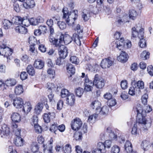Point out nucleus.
Returning a JSON list of instances; mask_svg holds the SVG:
<instances>
[{"label":"nucleus","mask_w":153,"mask_h":153,"mask_svg":"<svg viewBox=\"0 0 153 153\" xmlns=\"http://www.w3.org/2000/svg\"><path fill=\"white\" fill-rule=\"evenodd\" d=\"M94 84L97 88H102L104 87L105 85L104 80L102 79H101V80L96 82Z\"/></svg>","instance_id":"obj_40"},{"label":"nucleus","mask_w":153,"mask_h":153,"mask_svg":"<svg viewBox=\"0 0 153 153\" xmlns=\"http://www.w3.org/2000/svg\"><path fill=\"white\" fill-rule=\"evenodd\" d=\"M87 67L86 69L89 71L94 72L95 73L98 70L97 68L98 67V65L97 64L92 65L90 64H88L87 65Z\"/></svg>","instance_id":"obj_25"},{"label":"nucleus","mask_w":153,"mask_h":153,"mask_svg":"<svg viewBox=\"0 0 153 153\" xmlns=\"http://www.w3.org/2000/svg\"><path fill=\"white\" fill-rule=\"evenodd\" d=\"M36 40L33 36H31L29 38V43L30 45H35Z\"/></svg>","instance_id":"obj_51"},{"label":"nucleus","mask_w":153,"mask_h":153,"mask_svg":"<svg viewBox=\"0 0 153 153\" xmlns=\"http://www.w3.org/2000/svg\"><path fill=\"white\" fill-rule=\"evenodd\" d=\"M23 139L20 137H17L15 140L14 143L16 146H21L23 145Z\"/></svg>","instance_id":"obj_29"},{"label":"nucleus","mask_w":153,"mask_h":153,"mask_svg":"<svg viewBox=\"0 0 153 153\" xmlns=\"http://www.w3.org/2000/svg\"><path fill=\"white\" fill-rule=\"evenodd\" d=\"M148 97V95L146 94H144L142 97V102L144 105H147Z\"/></svg>","instance_id":"obj_50"},{"label":"nucleus","mask_w":153,"mask_h":153,"mask_svg":"<svg viewBox=\"0 0 153 153\" xmlns=\"http://www.w3.org/2000/svg\"><path fill=\"white\" fill-rule=\"evenodd\" d=\"M128 56L125 52L122 51L119 56L117 57V59L122 62H125L128 60Z\"/></svg>","instance_id":"obj_13"},{"label":"nucleus","mask_w":153,"mask_h":153,"mask_svg":"<svg viewBox=\"0 0 153 153\" xmlns=\"http://www.w3.org/2000/svg\"><path fill=\"white\" fill-rule=\"evenodd\" d=\"M144 111L143 112L144 117L146 115V113H149L152 110V109L151 106L149 105H146L144 106Z\"/></svg>","instance_id":"obj_33"},{"label":"nucleus","mask_w":153,"mask_h":153,"mask_svg":"<svg viewBox=\"0 0 153 153\" xmlns=\"http://www.w3.org/2000/svg\"><path fill=\"white\" fill-rule=\"evenodd\" d=\"M50 42L52 44L55 45L57 47H59V48H64L63 45V41L61 39V36L59 39H56L53 36H50L49 38Z\"/></svg>","instance_id":"obj_2"},{"label":"nucleus","mask_w":153,"mask_h":153,"mask_svg":"<svg viewBox=\"0 0 153 153\" xmlns=\"http://www.w3.org/2000/svg\"><path fill=\"white\" fill-rule=\"evenodd\" d=\"M16 81L14 78H9L7 79L4 83V87L5 88L6 86L10 87L15 85L16 84Z\"/></svg>","instance_id":"obj_12"},{"label":"nucleus","mask_w":153,"mask_h":153,"mask_svg":"<svg viewBox=\"0 0 153 153\" xmlns=\"http://www.w3.org/2000/svg\"><path fill=\"white\" fill-rule=\"evenodd\" d=\"M138 32L136 30V29L135 27H133L132 28L131 31V38H135L137 37V36Z\"/></svg>","instance_id":"obj_54"},{"label":"nucleus","mask_w":153,"mask_h":153,"mask_svg":"<svg viewBox=\"0 0 153 153\" xmlns=\"http://www.w3.org/2000/svg\"><path fill=\"white\" fill-rule=\"evenodd\" d=\"M39 147L36 143H35L32 145L31 150L33 153H42L38 150Z\"/></svg>","instance_id":"obj_41"},{"label":"nucleus","mask_w":153,"mask_h":153,"mask_svg":"<svg viewBox=\"0 0 153 153\" xmlns=\"http://www.w3.org/2000/svg\"><path fill=\"white\" fill-rule=\"evenodd\" d=\"M98 111H96L95 115H94V118L96 119L98 117V115H105L109 111L108 107L106 106H104L102 108H100Z\"/></svg>","instance_id":"obj_6"},{"label":"nucleus","mask_w":153,"mask_h":153,"mask_svg":"<svg viewBox=\"0 0 153 153\" xmlns=\"http://www.w3.org/2000/svg\"><path fill=\"white\" fill-rule=\"evenodd\" d=\"M63 104L64 102L62 100H59L57 104V109L59 110H61L63 107Z\"/></svg>","instance_id":"obj_64"},{"label":"nucleus","mask_w":153,"mask_h":153,"mask_svg":"<svg viewBox=\"0 0 153 153\" xmlns=\"http://www.w3.org/2000/svg\"><path fill=\"white\" fill-rule=\"evenodd\" d=\"M22 111L25 114H27L29 112L32 108V107L29 102H26L23 105Z\"/></svg>","instance_id":"obj_18"},{"label":"nucleus","mask_w":153,"mask_h":153,"mask_svg":"<svg viewBox=\"0 0 153 153\" xmlns=\"http://www.w3.org/2000/svg\"><path fill=\"white\" fill-rule=\"evenodd\" d=\"M82 132L77 131L74 134V138L77 140H81L82 137Z\"/></svg>","instance_id":"obj_42"},{"label":"nucleus","mask_w":153,"mask_h":153,"mask_svg":"<svg viewBox=\"0 0 153 153\" xmlns=\"http://www.w3.org/2000/svg\"><path fill=\"white\" fill-rule=\"evenodd\" d=\"M10 131L9 128L6 124H4L0 129V135L1 137H5L9 134Z\"/></svg>","instance_id":"obj_9"},{"label":"nucleus","mask_w":153,"mask_h":153,"mask_svg":"<svg viewBox=\"0 0 153 153\" xmlns=\"http://www.w3.org/2000/svg\"><path fill=\"white\" fill-rule=\"evenodd\" d=\"M113 62L112 59L110 57L102 60L101 62V66L103 68H109L113 64Z\"/></svg>","instance_id":"obj_5"},{"label":"nucleus","mask_w":153,"mask_h":153,"mask_svg":"<svg viewBox=\"0 0 153 153\" xmlns=\"http://www.w3.org/2000/svg\"><path fill=\"white\" fill-rule=\"evenodd\" d=\"M1 55L4 56V57H6L7 59L12 53V50L6 46L5 45L1 46Z\"/></svg>","instance_id":"obj_4"},{"label":"nucleus","mask_w":153,"mask_h":153,"mask_svg":"<svg viewBox=\"0 0 153 153\" xmlns=\"http://www.w3.org/2000/svg\"><path fill=\"white\" fill-rule=\"evenodd\" d=\"M62 12L63 13V18L64 19H69V16L70 15V12L71 11H69V10H62Z\"/></svg>","instance_id":"obj_46"},{"label":"nucleus","mask_w":153,"mask_h":153,"mask_svg":"<svg viewBox=\"0 0 153 153\" xmlns=\"http://www.w3.org/2000/svg\"><path fill=\"white\" fill-rule=\"evenodd\" d=\"M39 30L42 34H44L46 33L47 30V27L45 25H41L39 27Z\"/></svg>","instance_id":"obj_57"},{"label":"nucleus","mask_w":153,"mask_h":153,"mask_svg":"<svg viewBox=\"0 0 153 153\" xmlns=\"http://www.w3.org/2000/svg\"><path fill=\"white\" fill-rule=\"evenodd\" d=\"M66 103L70 105H73L75 101V97L74 95L71 93L66 98Z\"/></svg>","instance_id":"obj_16"},{"label":"nucleus","mask_w":153,"mask_h":153,"mask_svg":"<svg viewBox=\"0 0 153 153\" xmlns=\"http://www.w3.org/2000/svg\"><path fill=\"white\" fill-rule=\"evenodd\" d=\"M22 18L19 16H15L12 19L13 24L16 25L22 24Z\"/></svg>","instance_id":"obj_27"},{"label":"nucleus","mask_w":153,"mask_h":153,"mask_svg":"<svg viewBox=\"0 0 153 153\" xmlns=\"http://www.w3.org/2000/svg\"><path fill=\"white\" fill-rule=\"evenodd\" d=\"M33 66L36 69H41L44 66V63L41 60L39 59H36L34 61Z\"/></svg>","instance_id":"obj_17"},{"label":"nucleus","mask_w":153,"mask_h":153,"mask_svg":"<svg viewBox=\"0 0 153 153\" xmlns=\"http://www.w3.org/2000/svg\"><path fill=\"white\" fill-rule=\"evenodd\" d=\"M34 128L35 131L36 133L38 134L41 133L42 131V128L41 126L39 125H37L34 126Z\"/></svg>","instance_id":"obj_62"},{"label":"nucleus","mask_w":153,"mask_h":153,"mask_svg":"<svg viewBox=\"0 0 153 153\" xmlns=\"http://www.w3.org/2000/svg\"><path fill=\"white\" fill-rule=\"evenodd\" d=\"M141 146L143 150L145 151L147 150L150 147L149 143L146 140L143 141L141 144Z\"/></svg>","instance_id":"obj_31"},{"label":"nucleus","mask_w":153,"mask_h":153,"mask_svg":"<svg viewBox=\"0 0 153 153\" xmlns=\"http://www.w3.org/2000/svg\"><path fill=\"white\" fill-rule=\"evenodd\" d=\"M3 22L4 27L5 29H7L10 27L12 23V22L7 19H4Z\"/></svg>","instance_id":"obj_38"},{"label":"nucleus","mask_w":153,"mask_h":153,"mask_svg":"<svg viewBox=\"0 0 153 153\" xmlns=\"http://www.w3.org/2000/svg\"><path fill=\"white\" fill-rule=\"evenodd\" d=\"M57 24L60 28L62 30L64 29L66 27V25L64 22L58 21Z\"/></svg>","instance_id":"obj_49"},{"label":"nucleus","mask_w":153,"mask_h":153,"mask_svg":"<svg viewBox=\"0 0 153 153\" xmlns=\"http://www.w3.org/2000/svg\"><path fill=\"white\" fill-rule=\"evenodd\" d=\"M55 117V114L54 112H49L44 113L43 115V118L45 123H48Z\"/></svg>","instance_id":"obj_8"},{"label":"nucleus","mask_w":153,"mask_h":153,"mask_svg":"<svg viewBox=\"0 0 153 153\" xmlns=\"http://www.w3.org/2000/svg\"><path fill=\"white\" fill-rule=\"evenodd\" d=\"M68 48H67L64 47V48H59V57L62 59H65L68 55Z\"/></svg>","instance_id":"obj_15"},{"label":"nucleus","mask_w":153,"mask_h":153,"mask_svg":"<svg viewBox=\"0 0 153 153\" xmlns=\"http://www.w3.org/2000/svg\"><path fill=\"white\" fill-rule=\"evenodd\" d=\"M97 147V149L100 150L101 151L103 150H104L105 148L104 143L101 142H100L98 143Z\"/></svg>","instance_id":"obj_60"},{"label":"nucleus","mask_w":153,"mask_h":153,"mask_svg":"<svg viewBox=\"0 0 153 153\" xmlns=\"http://www.w3.org/2000/svg\"><path fill=\"white\" fill-rule=\"evenodd\" d=\"M23 104V100L20 97L16 98L13 100V105L16 108H21Z\"/></svg>","instance_id":"obj_11"},{"label":"nucleus","mask_w":153,"mask_h":153,"mask_svg":"<svg viewBox=\"0 0 153 153\" xmlns=\"http://www.w3.org/2000/svg\"><path fill=\"white\" fill-rule=\"evenodd\" d=\"M61 39L63 41V43L66 45L70 44L73 40L72 38L68 34L61 35Z\"/></svg>","instance_id":"obj_14"},{"label":"nucleus","mask_w":153,"mask_h":153,"mask_svg":"<svg viewBox=\"0 0 153 153\" xmlns=\"http://www.w3.org/2000/svg\"><path fill=\"white\" fill-rule=\"evenodd\" d=\"M94 84L92 85L90 84H85L84 90L86 91H91L93 88V86L94 85Z\"/></svg>","instance_id":"obj_55"},{"label":"nucleus","mask_w":153,"mask_h":153,"mask_svg":"<svg viewBox=\"0 0 153 153\" xmlns=\"http://www.w3.org/2000/svg\"><path fill=\"white\" fill-rule=\"evenodd\" d=\"M78 16L77 10H72L70 12L69 18L76 20Z\"/></svg>","instance_id":"obj_34"},{"label":"nucleus","mask_w":153,"mask_h":153,"mask_svg":"<svg viewBox=\"0 0 153 153\" xmlns=\"http://www.w3.org/2000/svg\"><path fill=\"white\" fill-rule=\"evenodd\" d=\"M138 126H139V123L137 120L136 123L134 124L131 131V133L133 134H137V128H138Z\"/></svg>","instance_id":"obj_43"},{"label":"nucleus","mask_w":153,"mask_h":153,"mask_svg":"<svg viewBox=\"0 0 153 153\" xmlns=\"http://www.w3.org/2000/svg\"><path fill=\"white\" fill-rule=\"evenodd\" d=\"M150 53L146 51H143L140 55L141 59L143 60H145L149 58Z\"/></svg>","instance_id":"obj_35"},{"label":"nucleus","mask_w":153,"mask_h":153,"mask_svg":"<svg viewBox=\"0 0 153 153\" xmlns=\"http://www.w3.org/2000/svg\"><path fill=\"white\" fill-rule=\"evenodd\" d=\"M116 104V100L115 99H111L108 100L107 102V104L109 107L114 106Z\"/></svg>","instance_id":"obj_59"},{"label":"nucleus","mask_w":153,"mask_h":153,"mask_svg":"<svg viewBox=\"0 0 153 153\" xmlns=\"http://www.w3.org/2000/svg\"><path fill=\"white\" fill-rule=\"evenodd\" d=\"M125 151L128 153H130L133 150L132 145L131 143L129 141H126L125 145Z\"/></svg>","instance_id":"obj_23"},{"label":"nucleus","mask_w":153,"mask_h":153,"mask_svg":"<svg viewBox=\"0 0 153 153\" xmlns=\"http://www.w3.org/2000/svg\"><path fill=\"white\" fill-rule=\"evenodd\" d=\"M100 103L98 101H95L93 102L91 105V107L93 109L96 108V111H98V109L100 108Z\"/></svg>","instance_id":"obj_30"},{"label":"nucleus","mask_w":153,"mask_h":153,"mask_svg":"<svg viewBox=\"0 0 153 153\" xmlns=\"http://www.w3.org/2000/svg\"><path fill=\"white\" fill-rule=\"evenodd\" d=\"M21 60L26 63H28L30 61L29 57L26 54H25L22 56L21 58Z\"/></svg>","instance_id":"obj_63"},{"label":"nucleus","mask_w":153,"mask_h":153,"mask_svg":"<svg viewBox=\"0 0 153 153\" xmlns=\"http://www.w3.org/2000/svg\"><path fill=\"white\" fill-rule=\"evenodd\" d=\"M50 130L52 132H54L55 134H57L58 131L57 124L54 123L52 124L50 128Z\"/></svg>","instance_id":"obj_37"},{"label":"nucleus","mask_w":153,"mask_h":153,"mask_svg":"<svg viewBox=\"0 0 153 153\" xmlns=\"http://www.w3.org/2000/svg\"><path fill=\"white\" fill-rule=\"evenodd\" d=\"M82 123L80 119L76 118L71 122V126L72 129L74 130H78L82 126Z\"/></svg>","instance_id":"obj_3"},{"label":"nucleus","mask_w":153,"mask_h":153,"mask_svg":"<svg viewBox=\"0 0 153 153\" xmlns=\"http://www.w3.org/2000/svg\"><path fill=\"white\" fill-rule=\"evenodd\" d=\"M70 93L67 89H64L62 90L61 95L62 97L64 98L65 97H67Z\"/></svg>","instance_id":"obj_45"},{"label":"nucleus","mask_w":153,"mask_h":153,"mask_svg":"<svg viewBox=\"0 0 153 153\" xmlns=\"http://www.w3.org/2000/svg\"><path fill=\"white\" fill-rule=\"evenodd\" d=\"M71 62L74 64L77 65L79 63V60L78 58L76 56H72L70 58Z\"/></svg>","instance_id":"obj_48"},{"label":"nucleus","mask_w":153,"mask_h":153,"mask_svg":"<svg viewBox=\"0 0 153 153\" xmlns=\"http://www.w3.org/2000/svg\"><path fill=\"white\" fill-rule=\"evenodd\" d=\"M23 92V89L22 85H19L15 87L14 93L16 95H19Z\"/></svg>","instance_id":"obj_28"},{"label":"nucleus","mask_w":153,"mask_h":153,"mask_svg":"<svg viewBox=\"0 0 153 153\" xmlns=\"http://www.w3.org/2000/svg\"><path fill=\"white\" fill-rule=\"evenodd\" d=\"M138 88H137L136 85H132V86L130 87L129 91L128 94L131 95H134L136 94H139L140 92L138 90Z\"/></svg>","instance_id":"obj_19"},{"label":"nucleus","mask_w":153,"mask_h":153,"mask_svg":"<svg viewBox=\"0 0 153 153\" xmlns=\"http://www.w3.org/2000/svg\"><path fill=\"white\" fill-rule=\"evenodd\" d=\"M42 146L43 147L44 153H53L52 147L50 146L47 147L46 145L45 144H43Z\"/></svg>","instance_id":"obj_39"},{"label":"nucleus","mask_w":153,"mask_h":153,"mask_svg":"<svg viewBox=\"0 0 153 153\" xmlns=\"http://www.w3.org/2000/svg\"><path fill=\"white\" fill-rule=\"evenodd\" d=\"M132 85H136V87L138 88V90L140 92V90L143 89L144 88V83L142 81H138L137 83L134 82H132Z\"/></svg>","instance_id":"obj_26"},{"label":"nucleus","mask_w":153,"mask_h":153,"mask_svg":"<svg viewBox=\"0 0 153 153\" xmlns=\"http://www.w3.org/2000/svg\"><path fill=\"white\" fill-rule=\"evenodd\" d=\"M84 91L83 89L80 87L76 88L75 90V93L76 96L80 97L83 94Z\"/></svg>","instance_id":"obj_44"},{"label":"nucleus","mask_w":153,"mask_h":153,"mask_svg":"<svg viewBox=\"0 0 153 153\" xmlns=\"http://www.w3.org/2000/svg\"><path fill=\"white\" fill-rule=\"evenodd\" d=\"M85 11L82 12V16L83 20L85 21H87L92 14H96L98 13V10L96 13H94L91 10H84Z\"/></svg>","instance_id":"obj_10"},{"label":"nucleus","mask_w":153,"mask_h":153,"mask_svg":"<svg viewBox=\"0 0 153 153\" xmlns=\"http://www.w3.org/2000/svg\"><path fill=\"white\" fill-rule=\"evenodd\" d=\"M11 118L13 121L15 122H19L21 120L20 115L16 113H13L11 115Z\"/></svg>","instance_id":"obj_24"},{"label":"nucleus","mask_w":153,"mask_h":153,"mask_svg":"<svg viewBox=\"0 0 153 153\" xmlns=\"http://www.w3.org/2000/svg\"><path fill=\"white\" fill-rule=\"evenodd\" d=\"M139 44L141 48H145L146 46V41L144 39H140Z\"/></svg>","instance_id":"obj_56"},{"label":"nucleus","mask_w":153,"mask_h":153,"mask_svg":"<svg viewBox=\"0 0 153 153\" xmlns=\"http://www.w3.org/2000/svg\"><path fill=\"white\" fill-rule=\"evenodd\" d=\"M42 107L41 104L39 103L35 106L34 109V113L37 114H39L41 112L42 109Z\"/></svg>","instance_id":"obj_36"},{"label":"nucleus","mask_w":153,"mask_h":153,"mask_svg":"<svg viewBox=\"0 0 153 153\" xmlns=\"http://www.w3.org/2000/svg\"><path fill=\"white\" fill-rule=\"evenodd\" d=\"M32 121L31 124L32 125L35 126L38 125V119L37 116L36 115L33 116L32 118Z\"/></svg>","instance_id":"obj_53"},{"label":"nucleus","mask_w":153,"mask_h":153,"mask_svg":"<svg viewBox=\"0 0 153 153\" xmlns=\"http://www.w3.org/2000/svg\"><path fill=\"white\" fill-rule=\"evenodd\" d=\"M64 151L65 153H70L71 151V145L69 144H66L65 147Z\"/></svg>","instance_id":"obj_52"},{"label":"nucleus","mask_w":153,"mask_h":153,"mask_svg":"<svg viewBox=\"0 0 153 153\" xmlns=\"http://www.w3.org/2000/svg\"><path fill=\"white\" fill-rule=\"evenodd\" d=\"M130 11L129 14V18L133 20L136 18L139 13L141 12L140 11L139 12V10H130Z\"/></svg>","instance_id":"obj_21"},{"label":"nucleus","mask_w":153,"mask_h":153,"mask_svg":"<svg viewBox=\"0 0 153 153\" xmlns=\"http://www.w3.org/2000/svg\"><path fill=\"white\" fill-rule=\"evenodd\" d=\"M27 71L30 75L33 76L35 74V71L34 68L31 65H29L27 67Z\"/></svg>","instance_id":"obj_32"},{"label":"nucleus","mask_w":153,"mask_h":153,"mask_svg":"<svg viewBox=\"0 0 153 153\" xmlns=\"http://www.w3.org/2000/svg\"><path fill=\"white\" fill-rule=\"evenodd\" d=\"M67 70L69 74H71L69 76V77H71L72 75L74 74L75 73V69L72 64H68L67 65Z\"/></svg>","instance_id":"obj_22"},{"label":"nucleus","mask_w":153,"mask_h":153,"mask_svg":"<svg viewBox=\"0 0 153 153\" xmlns=\"http://www.w3.org/2000/svg\"><path fill=\"white\" fill-rule=\"evenodd\" d=\"M15 30L16 32L22 34H25L27 31V28L21 25L16 27Z\"/></svg>","instance_id":"obj_20"},{"label":"nucleus","mask_w":153,"mask_h":153,"mask_svg":"<svg viewBox=\"0 0 153 153\" xmlns=\"http://www.w3.org/2000/svg\"><path fill=\"white\" fill-rule=\"evenodd\" d=\"M139 123V126H141V129L145 132H146L149 128L151 126V124L150 122L146 120L144 117H142L137 120Z\"/></svg>","instance_id":"obj_1"},{"label":"nucleus","mask_w":153,"mask_h":153,"mask_svg":"<svg viewBox=\"0 0 153 153\" xmlns=\"http://www.w3.org/2000/svg\"><path fill=\"white\" fill-rule=\"evenodd\" d=\"M134 111H136L137 114V120L139 119L140 118H141L142 117H143V112L144 109L142 107V106L140 104H137L135 108H134Z\"/></svg>","instance_id":"obj_7"},{"label":"nucleus","mask_w":153,"mask_h":153,"mask_svg":"<svg viewBox=\"0 0 153 153\" xmlns=\"http://www.w3.org/2000/svg\"><path fill=\"white\" fill-rule=\"evenodd\" d=\"M120 151V148L118 146H114L111 148L112 153H118Z\"/></svg>","instance_id":"obj_61"},{"label":"nucleus","mask_w":153,"mask_h":153,"mask_svg":"<svg viewBox=\"0 0 153 153\" xmlns=\"http://www.w3.org/2000/svg\"><path fill=\"white\" fill-rule=\"evenodd\" d=\"M137 36L140 39H144V29L143 28L140 29L138 33Z\"/></svg>","instance_id":"obj_58"},{"label":"nucleus","mask_w":153,"mask_h":153,"mask_svg":"<svg viewBox=\"0 0 153 153\" xmlns=\"http://www.w3.org/2000/svg\"><path fill=\"white\" fill-rule=\"evenodd\" d=\"M47 88L49 91H51V92H52L53 91H54L56 89V87L54 84L52 83H48Z\"/></svg>","instance_id":"obj_47"}]
</instances>
